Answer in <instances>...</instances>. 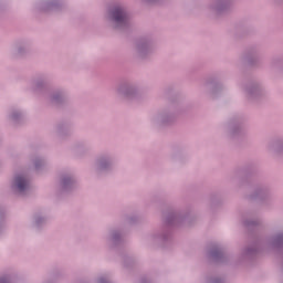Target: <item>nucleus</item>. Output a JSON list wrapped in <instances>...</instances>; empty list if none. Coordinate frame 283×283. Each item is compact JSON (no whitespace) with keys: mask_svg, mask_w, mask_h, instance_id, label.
I'll list each match as a JSON object with an SVG mask.
<instances>
[{"mask_svg":"<svg viewBox=\"0 0 283 283\" xmlns=\"http://www.w3.org/2000/svg\"><path fill=\"white\" fill-rule=\"evenodd\" d=\"M113 17L117 23H123V21H125V12H123V9L120 8L113 11Z\"/></svg>","mask_w":283,"mask_h":283,"instance_id":"nucleus-1","label":"nucleus"},{"mask_svg":"<svg viewBox=\"0 0 283 283\" xmlns=\"http://www.w3.org/2000/svg\"><path fill=\"white\" fill-rule=\"evenodd\" d=\"M15 182L19 191H25V187H28V182L23 177H17Z\"/></svg>","mask_w":283,"mask_h":283,"instance_id":"nucleus-2","label":"nucleus"}]
</instances>
